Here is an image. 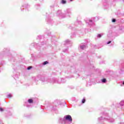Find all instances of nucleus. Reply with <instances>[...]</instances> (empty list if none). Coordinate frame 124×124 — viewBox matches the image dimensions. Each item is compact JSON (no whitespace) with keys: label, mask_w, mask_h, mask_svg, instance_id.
<instances>
[{"label":"nucleus","mask_w":124,"mask_h":124,"mask_svg":"<svg viewBox=\"0 0 124 124\" xmlns=\"http://www.w3.org/2000/svg\"><path fill=\"white\" fill-rule=\"evenodd\" d=\"M37 79H39V80H40V81H41L43 84H47V83H50L51 84L57 83V84H61V83H64V81H62L63 80L62 78H60V79L55 78H49L41 75H39L37 77V78L35 77L32 78V80H34L35 82H37V81H38Z\"/></svg>","instance_id":"1"},{"label":"nucleus","mask_w":124,"mask_h":124,"mask_svg":"<svg viewBox=\"0 0 124 124\" xmlns=\"http://www.w3.org/2000/svg\"><path fill=\"white\" fill-rule=\"evenodd\" d=\"M60 124H70L72 123V117L71 115H65L63 118H60L59 120Z\"/></svg>","instance_id":"2"},{"label":"nucleus","mask_w":124,"mask_h":124,"mask_svg":"<svg viewBox=\"0 0 124 124\" xmlns=\"http://www.w3.org/2000/svg\"><path fill=\"white\" fill-rule=\"evenodd\" d=\"M105 117L104 118L102 117L98 118V122H99V123H101L102 122H104V121H108V123H110L111 124H113V123H114L115 119L109 117V114H108V113H106L105 114Z\"/></svg>","instance_id":"3"},{"label":"nucleus","mask_w":124,"mask_h":124,"mask_svg":"<svg viewBox=\"0 0 124 124\" xmlns=\"http://www.w3.org/2000/svg\"><path fill=\"white\" fill-rule=\"evenodd\" d=\"M56 16H59L60 18H65L64 14H62V10H58L56 13Z\"/></svg>","instance_id":"4"},{"label":"nucleus","mask_w":124,"mask_h":124,"mask_svg":"<svg viewBox=\"0 0 124 124\" xmlns=\"http://www.w3.org/2000/svg\"><path fill=\"white\" fill-rule=\"evenodd\" d=\"M64 45L67 47H70V46L72 45V42L69 40H67L64 42Z\"/></svg>","instance_id":"5"},{"label":"nucleus","mask_w":124,"mask_h":124,"mask_svg":"<svg viewBox=\"0 0 124 124\" xmlns=\"http://www.w3.org/2000/svg\"><path fill=\"white\" fill-rule=\"evenodd\" d=\"M65 17H66V15L70 16L71 15V10L70 9H67L64 11Z\"/></svg>","instance_id":"6"},{"label":"nucleus","mask_w":124,"mask_h":124,"mask_svg":"<svg viewBox=\"0 0 124 124\" xmlns=\"http://www.w3.org/2000/svg\"><path fill=\"white\" fill-rule=\"evenodd\" d=\"M85 22L86 24H88L90 26H93L94 24V20L92 19H87Z\"/></svg>","instance_id":"7"},{"label":"nucleus","mask_w":124,"mask_h":124,"mask_svg":"<svg viewBox=\"0 0 124 124\" xmlns=\"http://www.w3.org/2000/svg\"><path fill=\"white\" fill-rule=\"evenodd\" d=\"M86 47H87V45H86V44L85 43L81 44L79 46V48L81 50H84V49H86Z\"/></svg>","instance_id":"8"},{"label":"nucleus","mask_w":124,"mask_h":124,"mask_svg":"<svg viewBox=\"0 0 124 124\" xmlns=\"http://www.w3.org/2000/svg\"><path fill=\"white\" fill-rule=\"evenodd\" d=\"M22 8L25 7V8H29L30 7V5L28 4H24L22 6Z\"/></svg>","instance_id":"9"},{"label":"nucleus","mask_w":124,"mask_h":124,"mask_svg":"<svg viewBox=\"0 0 124 124\" xmlns=\"http://www.w3.org/2000/svg\"><path fill=\"white\" fill-rule=\"evenodd\" d=\"M47 22L49 24H52V23H54V21H53V20L51 19H48L47 20Z\"/></svg>","instance_id":"10"},{"label":"nucleus","mask_w":124,"mask_h":124,"mask_svg":"<svg viewBox=\"0 0 124 124\" xmlns=\"http://www.w3.org/2000/svg\"><path fill=\"white\" fill-rule=\"evenodd\" d=\"M102 83H106L107 82V80H106V78H103L101 79Z\"/></svg>","instance_id":"11"},{"label":"nucleus","mask_w":124,"mask_h":124,"mask_svg":"<svg viewBox=\"0 0 124 124\" xmlns=\"http://www.w3.org/2000/svg\"><path fill=\"white\" fill-rule=\"evenodd\" d=\"M28 103H32V102H33V100H32L31 99H29L28 100Z\"/></svg>","instance_id":"12"},{"label":"nucleus","mask_w":124,"mask_h":124,"mask_svg":"<svg viewBox=\"0 0 124 124\" xmlns=\"http://www.w3.org/2000/svg\"><path fill=\"white\" fill-rule=\"evenodd\" d=\"M61 3H62V4H65L66 1L65 0H62Z\"/></svg>","instance_id":"13"},{"label":"nucleus","mask_w":124,"mask_h":124,"mask_svg":"<svg viewBox=\"0 0 124 124\" xmlns=\"http://www.w3.org/2000/svg\"><path fill=\"white\" fill-rule=\"evenodd\" d=\"M7 97L8 98H11V97H12V95H11V94H9L7 95Z\"/></svg>","instance_id":"14"},{"label":"nucleus","mask_w":124,"mask_h":124,"mask_svg":"<svg viewBox=\"0 0 124 124\" xmlns=\"http://www.w3.org/2000/svg\"><path fill=\"white\" fill-rule=\"evenodd\" d=\"M56 103H57V104L60 105V104H61V102L60 101V100H56L55 102V104H56Z\"/></svg>","instance_id":"15"},{"label":"nucleus","mask_w":124,"mask_h":124,"mask_svg":"<svg viewBox=\"0 0 124 124\" xmlns=\"http://www.w3.org/2000/svg\"><path fill=\"white\" fill-rule=\"evenodd\" d=\"M120 105L121 106H124V101H122L120 102Z\"/></svg>","instance_id":"16"},{"label":"nucleus","mask_w":124,"mask_h":124,"mask_svg":"<svg viewBox=\"0 0 124 124\" xmlns=\"http://www.w3.org/2000/svg\"><path fill=\"white\" fill-rule=\"evenodd\" d=\"M103 35V34H98L97 35V37H98L99 38H100V37H101V36Z\"/></svg>","instance_id":"17"},{"label":"nucleus","mask_w":124,"mask_h":124,"mask_svg":"<svg viewBox=\"0 0 124 124\" xmlns=\"http://www.w3.org/2000/svg\"><path fill=\"white\" fill-rule=\"evenodd\" d=\"M48 63V62L47 61H45L43 63V65H45L46 64H47Z\"/></svg>","instance_id":"18"},{"label":"nucleus","mask_w":124,"mask_h":124,"mask_svg":"<svg viewBox=\"0 0 124 124\" xmlns=\"http://www.w3.org/2000/svg\"><path fill=\"white\" fill-rule=\"evenodd\" d=\"M86 102V99H85L84 98L82 99V103H85Z\"/></svg>","instance_id":"19"},{"label":"nucleus","mask_w":124,"mask_h":124,"mask_svg":"<svg viewBox=\"0 0 124 124\" xmlns=\"http://www.w3.org/2000/svg\"><path fill=\"white\" fill-rule=\"evenodd\" d=\"M52 111H57V108L53 107L52 109Z\"/></svg>","instance_id":"20"},{"label":"nucleus","mask_w":124,"mask_h":124,"mask_svg":"<svg viewBox=\"0 0 124 124\" xmlns=\"http://www.w3.org/2000/svg\"><path fill=\"white\" fill-rule=\"evenodd\" d=\"M67 51H68V49L67 48L65 50H63V52H64V53H65V52H67Z\"/></svg>","instance_id":"21"},{"label":"nucleus","mask_w":124,"mask_h":124,"mask_svg":"<svg viewBox=\"0 0 124 124\" xmlns=\"http://www.w3.org/2000/svg\"><path fill=\"white\" fill-rule=\"evenodd\" d=\"M112 22L113 23H115V22H116V19H115V18L112 19Z\"/></svg>","instance_id":"22"},{"label":"nucleus","mask_w":124,"mask_h":124,"mask_svg":"<svg viewBox=\"0 0 124 124\" xmlns=\"http://www.w3.org/2000/svg\"><path fill=\"white\" fill-rule=\"evenodd\" d=\"M3 111V108H0V111L2 112Z\"/></svg>","instance_id":"23"},{"label":"nucleus","mask_w":124,"mask_h":124,"mask_svg":"<svg viewBox=\"0 0 124 124\" xmlns=\"http://www.w3.org/2000/svg\"><path fill=\"white\" fill-rule=\"evenodd\" d=\"M37 39H40V38H41V36H38V37H37Z\"/></svg>","instance_id":"24"},{"label":"nucleus","mask_w":124,"mask_h":124,"mask_svg":"<svg viewBox=\"0 0 124 124\" xmlns=\"http://www.w3.org/2000/svg\"><path fill=\"white\" fill-rule=\"evenodd\" d=\"M31 67L29 66V67H28L27 68V69H28V70H30V69H31Z\"/></svg>","instance_id":"25"},{"label":"nucleus","mask_w":124,"mask_h":124,"mask_svg":"<svg viewBox=\"0 0 124 124\" xmlns=\"http://www.w3.org/2000/svg\"><path fill=\"white\" fill-rule=\"evenodd\" d=\"M111 41H109L107 43V44H110V43H111Z\"/></svg>","instance_id":"26"},{"label":"nucleus","mask_w":124,"mask_h":124,"mask_svg":"<svg viewBox=\"0 0 124 124\" xmlns=\"http://www.w3.org/2000/svg\"><path fill=\"white\" fill-rule=\"evenodd\" d=\"M119 124H124V122H120Z\"/></svg>","instance_id":"27"},{"label":"nucleus","mask_w":124,"mask_h":124,"mask_svg":"<svg viewBox=\"0 0 124 124\" xmlns=\"http://www.w3.org/2000/svg\"><path fill=\"white\" fill-rule=\"evenodd\" d=\"M26 106H27V107H30V105H28L27 104H26Z\"/></svg>","instance_id":"28"},{"label":"nucleus","mask_w":124,"mask_h":124,"mask_svg":"<svg viewBox=\"0 0 124 124\" xmlns=\"http://www.w3.org/2000/svg\"><path fill=\"white\" fill-rule=\"evenodd\" d=\"M70 1H73V0H70Z\"/></svg>","instance_id":"29"},{"label":"nucleus","mask_w":124,"mask_h":124,"mask_svg":"<svg viewBox=\"0 0 124 124\" xmlns=\"http://www.w3.org/2000/svg\"><path fill=\"white\" fill-rule=\"evenodd\" d=\"M31 45H32V46H33V44H32Z\"/></svg>","instance_id":"30"},{"label":"nucleus","mask_w":124,"mask_h":124,"mask_svg":"<svg viewBox=\"0 0 124 124\" xmlns=\"http://www.w3.org/2000/svg\"><path fill=\"white\" fill-rule=\"evenodd\" d=\"M21 9V11H23V9Z\"/></svg>","instance_id":"31"},{"label":"nucleus","mask_w":124,"mask_h":124,"mask_svg":"<svg viewBox=\"0 0 124 124\" xmlns=\"http://www.w3.org/2000/svg\"><path fill=\"white\" fill-rule=\"evenodd\" d=\"M42 45H44V44H42Z\"/></svg>","instance_id":"32"},{"label":"nucleus","mask_w":124,"mask_h":124,"mask_svg":"<svg viewBox=\"0 0 124 124\" xmlns=\"http://www.w3.org/2000/svg\"><path fill=\"white\" fill-rule=\"evenodd\" d=\"M120 72V73H122V72Z\"/></svg>","instance_id":"33"},{"label":"nucleus","mask_w":124,"mask_h":124,"mask_svg":"<svg viewBox=\"0 0 124 124\" xmlns=\"http://www.w3.org/2000/svg\"><path fill=\"white\" fill-rule=\"evenodd\" d=\"M74 35H74H74H73V36H74Z\"/></svg>","instance_id":"34"},{"label":"nucleus","mask_w":124,"mask_h":124,"mask_svg":"<svg viewBox=\"0 0 124 124\" xmlns=\"http://www.w3.org/2000/svg\"><path fill=\"white\" fill-rule=\"evenodd\" d=\"M122 71H123V70H121V72H122Z\"/></svg>","instance_id":"35"}]
</instances>
